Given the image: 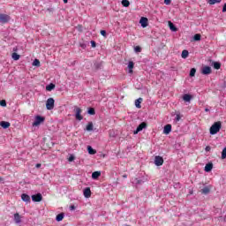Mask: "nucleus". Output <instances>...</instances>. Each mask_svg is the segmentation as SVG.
<instances>
[{"label":"nucleus","mask_w":226,"mask_h":226,"mask_svg":"<svg viewBox=\"0 0 226 226\" xmlns=\"http://www.w3.org/2000/svg\"><path fill=\"white\" fill-rule=\"evenodd\" d=\"M100 176H102L101 171H94L92 173V179H98V177H100Z\"/></svg>","instance_id":"a211bd4d"},{"label":"nucleus","mask_w":226,"mask_h":226,"mask_svg":"<svg viewBox=\"0 0 226 226\" xmlns=\"http://www.w3.org/2000/svg\"><path fill=\"white\" fill-rule=\"evenodd\" d=\"M225 158H226V147H224L222 152V159L225 160Z\"/></svg>","instance_id":"c9c22d12"},{"label":"nucleus","mask_w":226,"mask_h":226,"mask_svg":"<svg viewBox=\"0 0 226 226\" xmlns=\"http://www.w3.org/2000/svg\"><path fill=\"white\" fill-rule=\"evenodd\" d=\"M21 200L24 201V202H31V197L29 195H27L26 193H23L21 195Z\"/></svg>","instance_id":"4468645a"},{"label":"nucleus","mask_w":226,"mask_h":226,"mask_svg":"<svg viewBox=\"0 0 226 226\" xmlns=\"http://www.w3.org/2000/svg\"><path fill=\"white\" fill-rule=\"evenodd\" d=\"M183 100H184V102H192V95H190V94H184V96H183Z\"/></svg>","instance_id":"aec40b11"},{"label":"nucleus","mask_w":226,"mask_h":226,"mask_svg":"<svg viewBox=\"0 0 226 226\" xmlns=\"http://www.w3.org/2000/svg\"><path fill=\"white\" fill-rule=\"evenodd\" d=\"M44 121L45 117L41 116H37L35 117V121L33 123V126H40V124H41V123H44Z\"/></svg>","instance_id":"20e7f679"},{"label":"nucleus","mask_w":226,"mask_h":226,"mask_svg":"<svg viewBox=\"0 0 226 226\" xmlns=\"http://www.w3.org/2000/svg\"><path fill=\"white\" fill-rule=\"evenodd\" d=\"M205 112H209V109L206 108Z\"/></svg>","instance_id":"de8ad7c7"},{"label":"nucleus","mask_w":226,"mask_h":226,"mask_svg":"<svg viewBox=\"0 0 226 226\" xmlns=\"http://www.w3.org/2000/svg\"><path fill=\"white\" fill-rule=\"evenodd\" d=\"M211 72H212L211 67H209L207 65L202 67V69H201L202 75H210Z\"/></svg>","instance_id":"1a4fd4ad"},{"label":"nucleus","mask_w":226,"mask_h":226,"mask_svg":"<svg viewBox=\"0 0 226 226\" xmlns=\"http://www.w3.org/2000/svg\"><path fill=\"white\" fill-rule=\"evenodd\" d=\"M189 55H190V53L188 52V50L184 49V50L182 51L181 56H182L183 59H186Z\"/></svg>","instance_id":"5701e85b"},{"label":"nucleus","mask_w":226,"mask_h":226,"mask_svg":"<svg viewBox=\"0 0 226 226\" xmlns=\"http://www.w3.org/2000/svg\"><path fill=\"white\" fill-rule=\"evenodd\" d=\"M20 215L19 213L14 214V222L15 223H20L21 219H20Z\"/></svg>","instance_id":"6ab92c4d"},{"label":"nucleus","mask_w":226,"mask_h":226,"mask_svg":"<svg viewBox=\"0 0 226 226\" xmlns=\"http://www.w3.org/2000/svg\"><path fill=\"white\" fill-rule=\"evenodd\" d=\"M0 181H1V177H0Z\"/></svg>","instance_id":"3c124183"},{"label":"nucleus","mask_w":226,"mask_h":226,"mask_svg":"<svg viewBox=\"0 0 226 226\" xmlns=\"http://www.w3.org/2000/svg\"><path fill=\"white\" fill-rule=\"evenodd\" d=\"M32 200L33 202H41V200H43V196L41 193L34 194L32 195Z\"/></svg>","instance_id":"423d86ee"},{"label":"nucleus","mask_w":226,"mask_h":226,"mask_svg":"<svg viewBox=\"0 0 226 226\" xmlns=\"http://www.w3.org/2000/svg\"><path fill=\"white\" fill-rule=\"evenodd\" d=\"M70 209H71V211H73V209H75V206H73V205L71 206V207H70Z\"/></svg>","instance_id":"49530a36"},{"label":"nucleus","mask_w":226,"mask_h":226,"mask_svg":"<svg viewBox=\"0 0 226 226\" xmlns=\"http://www.w3.org/2000/svg\"><path fill=\"white\" fill-rule=\"evenodd\" d=\"M87 151L89 154H96V150L93 149L91 146L87 147Z\"/></svg>","instance_id":"393cba45"},{"label":"nucleus","mask_w":226,"mask_h":226,"mask_svg":"<svg viewBox=\"0 0 226 226\" xmlns=\"http://www.w3.org/2000/svg\"><path fill=\"white\" fill-rule=\"evenodd\" d=\"M154 164L157 167H162V165H163V157L157 155L154 157Z\"/></svg>","instance_id":"6e6552de"},{"label":"nucleus","mask_w":226,"mask_h":226,"mask_svg":"<svg viewBox=\"0 0 226 226\" xmlns=\"http://www.w3.org/2000/svg\"><path fill=\"white\" fill-rule=\"evenodd\" d=\"M206 151H211V147H206Z\"/></svg>","instance_id":"c03bdc74"},{"label":"nucleus","mask_w":226,"mask_h":226,"mask_svg":"<svg viewBox=\"0 0 226 226\" xmlns=\"http://www.w3.org/2000/svg\"><path fill=\"white\" fill-rule=\"evenodd\" d=\"M64 4H66V3H68V0H64Z\"/></svg>","instance_id":"09e8293b"},{"label":"nucleus","mask_w":226,"mask_h":226,"mask_svg":"<svg viewBox=\"0 0 226 226\" xmlns=\"http://www.w3.org/2000/svg\"><path fill=\"white\" fill-rule=\"evenodd\" d=\"M220 130H222V122L214 123V124L210 127V135H216Z\"/></svg>","instance_id":"f257e3e1"},{"label":"nucleus","mask_w":226,"mask_h":226,"mask_svg":"<svg viewBox=\"0 0 226 226\" xmlns=\"http://www.w3.org/2000/svg\"><path fill=\"white\" fill-rule=\"evenodd\" d=\"M200 38H201V35H200V34H196L193 36L194 41H200Z\"/></svg>","instance_id":"7c9ffc66"},{"label":"nucleus","mask_w":226,"mask_h":226,"mask_svg":"<svg viewBox=\"0 0 226 226\" xmlns=\"http://www.w3.org/2000/svg\"><path fill=\"white\" fill-rule=\"evenodd\" d=\"M35 167H36L37 169H40V167H41V163H37V164L35 165Z\"/></svg>","instance_id":"a18cd8bd"},{"label":"nucleus","mask_w":226,"mask_h":226,"mask_svg":"<svg viewBox=\"0 0 226 226\" xmlns=\"http://www.w3.org/2000/svg\"><path fill=\"white\" fill-rule=\"evenodd\" d=\"M10 125H11L10 122H6V121L0 122V126H2V128H4V130H6V128H8Z\"/></svg>","instance_id":"f3484780"},{"label":"nucleus","mask_w":226,"mask_h":226,"mask_svg":"<svg viewBox=\"0 0 226 226\" xmlns=\"http://www.w3.org/2000/svg\"><path fill=\"white\" fill-rule=\"evenodd\" d=\"M1 107H6V100L0 101Z\"/></svg>","instance_id":"4c0bfd02"},{"label":"nucleus","mask_w":226,"mask_h":226,"mask_svg":"<svg viewBox=\"0 0 226 226\" xmlns=\"http://www.w3.org/2000/svg\"><path fill=\"white\" fill-rule=\"evenodd\" d=\"M7 22H10V16L8 14H0V23L7 24Z\"/></svg>","instance_id":"0eeeda50"},{"label":"nucleus","mask_w":226,"mask_h":226,"mask_svg":"<svg viewBox=\"0 0 226 226\" xmlns=\"http://www.w3.org/2000/svg\"><path fill=\"white\" fill-rule=\"evenodd\" d=\"M54 103H56V101L54 98H49L46 102V108L48 110H52L54 109Z\"/></svg>","instance_id":"7ed1b4c3"},{"label":"nucleus","mask_w":226,"mask_h":226,"mask_svg":"<svg viewBox=\"0 0 226 226\" xmlns=\"http://www.w3.org/2000/svg\"><path fill=\"white\" fill-rule=\"evenodd\" d=\"M68 160L69 162H73V160H75V156L71 155Z\"/></svg>","instance_id":"79ce46f5"},{"label":"nucleus","mask_w":226,"mask_h":226,"mask_svg":"<svg viewBox=\"0 0 226 226\" xmlns=\"http://www.w3.org/2000/svg\"><path fill=\"white\" fill-rule=\"evenodd\" d=\"M11 57L12 59H14V61H19V59H20V55L17 53H12Z\"/></svg>","instance_id":"bb28decb"},{"label":"nucleus","mask_w":226,"mask_h":226,"mask_svg":"<svg viewBox=\"0 0 226 226\" xmlns=\"http://www.w3.org/2000/svg\"><path fill=\"white\" fill-rule=\"evenodd\" d=\"M74 112H75V117L78 121H82V119H84V117H82V109L75 106L74 108Z\"/></svg>","instance_id":"f03ea898"},{"label":"nucleus","mask_w":226,"mask_h":226,"mask_svg":"<svg viewBox=\"0 0 226 226\" xmlns=\"http://www.w3.org/2000/svg\"><path fill=\"white\" fill-rule=\"evenodd\" d=\"M64 218V214L61 213L56 215V222H63Z\"/></svg>","instance_id":"412c9836"},{"label":"nucleus","mask_w":226,"mask_h":226,"mask_svg":"<svg viewBox=\"0 0 226 226\" xmlns=\"http://www.w3.org/2000/svg\"><path fill=\"white\" fill-rule=\"evenodd\" d=\"M84 197H86V199H89V197H91V188L87 187L84 192Z\"/></svg>","instance_id":"ddd939ff"},{"label":"nucleus","mask_w":226,"mask_h":226,"mask_svg":"<svg viewBox=\"0 0 226 226\" xmlns=\"http://www.w3.org/2000/svg\"><path fill=\"white\" fill-rule=\"evenodd\" d=\"M124 177H127V176H126V175H124Z\"/></svg>","instance_id":"8fccbe9b"},{"label":"nucleus","mask_w":226,"mask_h":226,"mask_svg":"<svg viewBox=\"0 0 226 226\" xmlns=\"http://www.w3.org/2000/svg\"><path fill=\"white\" fill-rule=\"evenodd\" d=\"M147 18L142 17L139 20V24L141 25L142 27H147Z\"/></svg>","instance_id":"9b49d317"},{"label":"nucleus","mask_w":226,"mask_h":226,"mask_svg":"<svg viewBox=\"0 0 226 226\" xmlns=\"http://www.w3.org/2000/svg\"><path fill=\"white\" fill-rule=\"evenodd\" d=\"M134 50H135V52H142V48H140V46H136L134 48Z\"/></svg>","instance_id":"e433bc0d"},{"label":"nucleus","mask_w":226,"mask_h":226,"mask_svg":"<svg viewBox=\"0 0 226 226\" xmlns=\"http://www.w3.org/2000/svg\"><path fill=\"white\" fill-rule=\"evenodd\" d=\"M176 121H177V122L181 121V115L177 114V116H176Z\"/></svg>","instance_id":"ea45409f"},{"label":"nucleus","mask_w":226,"mask_h":226,"mask_svg":"<svg viewBox=\"0 0 226 226\" xmlns=\"http://www.w3.org/2000/svg\"><path fill=\"white\" fill-rule=\"evenodd\" d=\"M55 87H56V85L51 83V84H49V86L46 87V90L47 91H52V89H55Z\"/></svg>","instance_id":"c756f323"},{"label":"nucleus","mask_w":226,"mask_h":226,"mask_svg":"<svg viewBox=\"0 0 226 226\" xmlns=\"http://www.w3.org/2000/svg\"><path fill=\"white\" fill-rule=\"evenodd\" d=\"M91 45L93 48L96 47V42L94 41H91Z\"/></svg>","instance_id":"37998d69"},{"label":"nucleus","mask_w":226,"mask_h":226,"mask_svg":"<svg viewBox=\"0 0 226 226\" xmlns=\"http://www.w3.org/2000/svg\"><path fill=\"white\" fill-rule=\"evenodd\" d=\"M170 3H172V0H164V4H167V6H169Z\"/></svg>","instance_id":"a19ab883"},{"label":"nucleus","mask_w":226,"mask_h":226,"mask_svg":"<svg viewBox=\"0 0 226 226\" xmlns=\"http://www.w3.org/2000/svg\"><path fill=\"white\" fill-rule=\"evenodd\" d=\"M93 127H94L93 122H89V123L87 124V132H92Z\"/></svg>","instance_id":"c85d7f7f"},{"label":"nucleus","mask_w":226,"mask_h":226,"mask_svg":"<svg viewBox=\"0 0 226 226\" xmlns=\"http://www.w3.org/2000/svg\"><path fill=\"white\" fill-rule=\"evenodd\" d=\"M210 192H211V189L207 186L201 189V193H203L204 195H207V193H209Z\"/></svg>","instance_id":"4be33fe9"},{"label":"nucleus","mask_w":226,"mask_h":226,"mask_svg":"<svg viewBox=\"0 0 226 226\" xmlns=\"http://www.w3.org/2000/svg\"><path fill=\"white\" fill-rule=\"evenodd\" d=\"M134 67H135V64L132 61H130L128 64L129 73H133Z\"/></svg>","instance_id":"2eb2a0df"},{"label":"nucleus","mask_w":226,"mask_h":226,"mask_svg":"<svg viewBox=\"0 0 226 226\" xmlns=\"http://www.w3.org/2000/svg\"><path fill=\"white\" fill-rule=\"evenodd\" d=\"M122 6H124V8H128V6H130V1L122 0Z\"/></svg>","instance_id":"a878e982"},{"label":"nucleus","mask_w":226,"mask_h":226,"mask_svg":"<svg viewBox=\"0 0 226 226\" xmlns=\"http://www.w3.org/2000/svg\"><path fill=\"white\" fill-rule=\"evenodd\" d=\"M88 114H90V116H94V114H96L94 108L88 109Z\"/></svg>","instance_id":"473e14b6"},{"label":"nucleus","mask_w":226,"mask_h":226,"mask_svg":"<svg viewBox=\"0 0 226 226\" xmlns=\"http://www.w3.org/2000/svg\"><path fill=\"white\" fill-rule=\"evenodd\" d=\"M214 68L215 70H220V68H222V64L219 62H214Z\"/></svg>","instance_id":"cd10ccee"},{"label":"nucleus","mask_w":226,"mask_h":226,"mask_svg":"<svg viewBox=\"0 0 226 226\" xmlns=\"http://www.w3.org/2000/svg\"><path fill=\"white\" fill-rule=\"evenodd\" d=\"M169 27L171 31H177V28L176 27V26H174V23H172V21H169Z\"/></svg>","instance_id":"b1692460"},{"label":"nucleus","mask_w":226,"mask_h":226,"mask_svg":"<svg viewBox=\"0 0 226 226\" xmlns=\"http://www.w3.org/2000/svg\"><path fill=\"white\" fill-rule=\"evenodd\" d=\"M33 66L39 67L40 66V60L34 59V62H33Z\"/></svg>","instance_id":"f704fd0d"},{"label":"nucleus","mask_w":226,"mask_h":226,"mask_svg":"<svg viewBox=\"0 0 226 226\" xmlns=\"http://www.w3.org/2000/svg\"><path fill=\"white\" fill-rule=\"evenodd\" d=\"M195 73H197V69L192 68L190 71V77H195Z\"/></svg>","instance_id":"2f4dec72"},{"label":"nucleus","mask_w":226,"mask_h":226,"mask_svg":"<svg viewBox=\"0 0 226 226\" xmlns=\"http://www.w3.org/2000/svg\"><path fill=\"white\" fill-rule=\"evenodd\" d=\"M204 170L205 172H211L213 170V162L207 163Z\"/></svg>","instance_id":"f8f14e48"},{"label":"nucleus","mask_w":226,"mask_h":226,"mask_svg":"<svg viewBox=\"0 0 226 226\" xmlns=\"http://www.w3.org/2000/svg\"><path fill=\"white\" fill-rule=\"evenodd\" d=\"M145 128H147V123L142 122V123L137 127V129L133 132V134H134V135H137V133H139V132H142V130H144Z\"/></svg>","instance_id":"39448f33"},{"label":"nucleus","mask_w":226,"mask_h":226,"mask_svg":"<svg viewBox=\"0 0 226 226\" xmlns=\"http://www.w3.org/2000/svg\"><path fill=\"white\" fill-rule=\"evenodd\" d=\"M101 34H102V36H104V38H106L107 37V31L101 30Z\"/></svg>","instance_id":"58836bf2"},{"label":"nucleus","mask_w":226,"mask_h":226,"mask_svg":"<svg viewBox=\"0 0 226 226\" xmlns=\"http://www.w3.org/2000/svg\"><path fill=\"white\" fill-rule=\"evenodd\" d=\"M209 4H216V3H222V0H209Z\"/></svg>","instance_id":"72a5a7b5"},{"label":"nucleus","mask_w":226,"mask_h":226,"mask_svg":"<svg viewBox=\"0 0 226 226\" xmlns=\"http://www.w3.org/2000/svg\"><path fill=\"white\" fill-rule=\"evenodd\" d=\"M142 102H143V99L140 97L135 101V106L137 107V109H142V106L140 105Z\"/></svg>","instance_id":"dca6fc26"},{"label":"nucleus","mask_w":226,"mask_h":226,"mask_svg":"<svg viewBox=\"0 0 226 226\" xmlns=\"http://www.w3.org/2000/svg\"><path fill=\"white\" fill-rule=\"evenodd\" d=\"M170 132H172V125L170 124H168L164 126L163 133L165 135H169V133H170Z\"/></svg>","instance_id":"9d476101"}]
</instances>
